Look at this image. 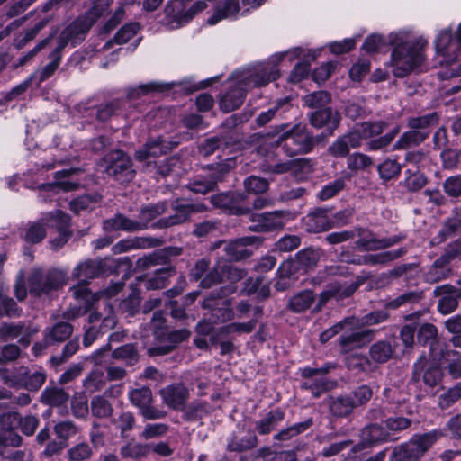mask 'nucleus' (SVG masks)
Here are the masks:
<instances>
[{"label":"nucleus","mask_w":461,"mask_h":461,"mask_svg":"<svg viewBox=\"0 0 461 461\" xmlns=\"http://www.w3.org/2000/svg\"><path fill=\"white\" fill-rule=\"evenodd\" d=\"M440 361L447 365L449 374L455 377H461V355L458 351L446 348L440 349Z\"/></svg>","instance_id":"obj_40"},{"label":"nucleus","mask_w":461,"mask_h":461,"mask_svg":"<svg viewBox=\"0 0 461 461\" xmlns=\"http://www.w3.org/2000/svg\"><path fill=\"white\" fill-rule=\"evenodd\" d=\"M228 170L226 165H218L216 168H211L203 174L195 176L188 183L187 188L196 194H207L214 189Z\"/></svg>","instance_id":"obj_16"},{"label":"nucleus","mask_w":461,"mask_h":461,"mask_svg":"<svg viewBox=\"0 0 461 461\" xmlns=\"http://www.w3.org/2000/svg\"><path fill=\"white\" fill-rule=\"evenodd\" d=\"M305 379L302 383L301 388L309 391L315 398L320 397L329 389L328 380L325 376H313Z\"/></svg>","instance_id":"obj_56"},{"label":"nucleus","mask_w":461,"mask_h":461,"mask_svg":"<svg viewBox=\"0 0 461 461\" xmlns=\"http://www.w3.org/2000/svg\"><path fill=\"white\" fill-rule=\"evenodd\" d=\"M173 149L171 142L166 141L161 137L149 140L141 149L136 150L135 159L143 162L150 158L160 157Z\"/></svg>","instance_id":"obj_27"},{"label":"nucleus","mask_w":461,"mask_h":461,"mask_svg":"<svg viewBox=\"0 0 461 461\" xmlns=\"http://www.w3.org/2000/svg\"><path fill=\"white\" fill-rule=\"evenodd\" d=\"M360 437L362 441L367 445L379 444L392 439L391 433L385 429L384 426L376 423L366 426L361 430Z\"/></svg>","instance_id":"obj_32"},{"label":"nucleus","mask_w":461,"mask_h":461,"mask_svg":"<svg viewBox=\"0 0 461 461\" xmlns=\"http://www.w3.org/2000/svg\"><path fill=\"white\" fill-rule=\"evenodd\" d=\"M172 206L175 210V213L158 220L154 223V227L158 229H164L180 224L185 221L191 213L194 212H202L205 208L203 204L183 203L179 200L175 201Z\"/></svg>","instance_id":"obj_19"},{"label":"nucleus","mask_w":461,"mask_h":461,"mask_svg":"<svg viewBox=\"0 0 461 461\" xmlns=\"http://www.w3.org/2000/svg\"><path fill=\"white\" fill-rule=\"evenodd\" d=\"M315 300V296L312 291L303 290L289 300L288 308L294 312H303L308 310Z\"/></svg>","instance_id":"obj_44"},{"label":"nucleus","mask_w":461,"mask_h":461,"mask_svg":"<svg viewBox=\"0 0 461 461\" xmlns=\"http://www.w3.org/2000/svg\"><path fill=\"white\" fill-rule=\"evenodd\" d=\"M441 435L438 430L414 435L409 441L393 447L389 461H419Z\"/></svg>","instance_id":"obj_3"},{"label":"nucleus","mask_w":461,"mask_h":461,"mask_svg":"<svg viewBox=\"0 0 461 461\" xmlns=\"http://www.w3.org/2000/svg\"><path fill=\"white\" fill-rule=\"evenodd\" d=\"M288 127H289V125L285 124V123L280 124L278 126L279 132H282V134L278 140V143L281 146L282 150L284 151V153L286 156L294 157V156L299 155L300 153L295 149V147H296L295 140L293 138V136L291 135Z\"/></svg>","instance_id":"obj_55"},{"label":"nucleus","mask_w":461,"mask_h":461,"mask_svg":"<svg viewBox=\"0 0 461 461\" xmlns=\"http://www.w3.org/2000/svg\"><path fill=\"white\" fill-rule=\"evenodd\" d=\"M103 227L105 230H123L128 232L140 231L141 225L137 220H131L122 213L104 221Z\"/></svg>","instance_id":"obj_35"},{"label":"nucleus","mask_w":461,"mask_h":461,"mask_svg":"<svg viewBox=\"0 0 461 461\" xmlns=\"http://www.w3.org/2000/svg\"><path fill=\"white\" fill-rule=\"evenodd\" d=\"M304 226L308 232L318 233L332 228V222L326 210L316 209L305 217Z\"/></svg>","instance_id":"obj_30"},{"label":"nucleus","mask_w":461,"mask_h":461,"mask_svg":"<svg viewBox=\"0 0 461 461\" xmlns=\"http://www.w3.org/2000/svg\"><path fill=\"white\" fill-rule=\"evenodd\" d=\"M104 312L95 309L88 314L89 326L86 329L83 344L89 347L101 335L113 329L117 323L112 305L106 300L103 302Z\"/></svg>","instance_id":"obj_6"},{"label":"nucleus","mask_w":461,"mask_h":461,"mask_svg":"<svg viewBox=\"0 0 461 461\" xmlns=\"http://www.w3.org/2000/svg\"><path fill=\"white\" fill-rule=\"evenodd\" d=\"M106 377L101 369L93 370L84 380L83 385L86 392L93 393L102 390L106 384Z\"/></svg>","instance_id":"obj_57"},{"label":"nucleus","mask_w":461,"mask_h":461,"mask_svg":"<svg viewBox=\"0 0 461 461\" xmlns=\"http://www.w3.org/2000/svg\"><path fill=\"white\" fill-rule=\"evenodd\" d=\"M247 276V272L227 262L218 261L211 271L201 281V287L210 288L225 281L233 284L242 280Z\"/></svg>","instance_id":"obj_10"},{"label":"nucleus","mask_w":461,"mask_h":461,"mask_svg":"<svg viewBox=\"0 0 461 461\" xmlns=\"http://www.w3.org/2000/svg\"><path fill=\"white\" fill-rule=\"evenodd\" d=\"M212 204L232 215H245L251 208L245 204L246 195L238 192H227L212 195Z\"/></svg>","instance_id":"obj_14"},{"label":"nucleus","mask_w":461,"mask_h":461,"mask_svg":"<svg viewBox=\"0 0 461 461\" xmlns=\"http://www.w3.org/2000/svg\"><path fill=\"white\" fill-rule=\"evenodd\" d=\"M424 298L423 291H407L386 303V308L396 310L402 306L419 303Z\"/></svg>","instance_id":"obj_46"},{"label":"nucleus","mask_w":461,"mask_h":461,"mask_svg":"<svg viewBox=\"0 0 461 461\" xmlns=\"http://www.w3.org/2000/svg\"><path fill=\"white\" fill-rule=\"evenodd\" d=\"M101 199L102 196L99 194H84L72 200L69 203V209L75 213H79L86 210H93Z\"/></svg>","instance_id":"obj_52"},{"label":"nucleus","mask_w":461,"mask_h":461,"mask_svg":"<svg viewBox=\"0 0 461 461\" xmlns=\"http://www.w3.org/2000/svg\"><path fill=\"white\" fill-rule=\"evenodd\" d=\"M257 443V436L254 432L249 431L245 436L240 438L233 436L228 442L227 447L230 451L241 452L255 447Z\"/></svg>","instance_id":"obj_51"},{"label":"nucleus","mask_w":461,"mask_h":461,"mask_svg":"<svg viewBox=\"0 0 461 461\" xmlns=\"http://www.w3.org/2000/svg\"><path fill=\"white\" fill-rule=\"evenodd\" d=\"M272 172L283 174L292 172L297 178H306L312 172V164L309 158H300L272 166Z\"/></svg>","instance_id":"obj_24"},{"label":"nucleus","mask_w":461,"mask_h":461,"mask_svg":"<svg viewBox=\"0 0 461 461\" xmlns=\"http://www.w3.org/2000/svg\"><path fill=\"white\" fill-rule=\"evenodd\" d=\"M104 312L95 309L88 314L89 326L86 329L83 344L89 347L101 335L113 329L117 323L112 305L106 300L103 302Z\"/></svg>","instance_id":"obj_7"},{"label":"nucleus","mask_w":461,"mask_h":461,"mask_svg":"<svg viewBox=\"0 0 461 461\" xmlns=\"http://www.w3.org/2000/svg\"><path fill=\"white\" fill-rule=\"evenodd\" d=\"M320 260V252L312 248L300 250L296 253L293 261L283 262L278 272L282 276H288L292 273V268L308 270L317 266Z\"/></svg>","instance_id":"obj_17"},{"label":"nucleus","mask_w":461,"mask_h":461,"mask_svg":"<svg viewBox=\"0 0 461 461\" xmlns=\"http://www.w3.org/2000/svg\"><path fill=\"white\" fill-rule=\"evenodd\" d=\"M304 59H305L303 62L298 63L291 72L289 80L292 83H298L308 76L310 72L309 62L316 59V54L315 52L309 50Z\"/></svg>","instance_id":"obj_58"},{"label":"nucleus","mask_w":461,"mask_h":461,"mask_svg":"<svg viewBox=\"0 0 461 461\" xmlns=\"http://www.w3.org/2000/svg\"><path fill=\"white\" fill-rule=\"evenodd\" d=\"M160 395L165 404L174 410H183L188 396L187 388L181 383L173 384L160 390Z\"/></svg>","instance_id":"obj_25"},{"label":"nucleus","mask_w":461,"mask_h":461,"mask_svg":"<svg viewBox=\"0 0 461 461\" xmlns=\"http://www.w3.org/2000/svg\"><path fill=\"white\" fill-rule=\"evenodd\" d=\"M73 332V326L68 321H58L47 327L44 331L46 344L61 343L68 339Z\"/></svg>","instance_id":"obj_31"},{"label":"nucleus","mask_w":461,"mask_h":461,"mask_svg":"<svg viewBox=\"0 0 461 461\" xmlns=\"http://www.w3.org/2000/svg\"><path fill=\"white\" fill-rule=\"evenodd\" d=\"M166 212V203H159L141 208L137 220V223L141 225L140 230H146L150 221Z\"/></svg>","instance_id":"obj_43"},{"label":"nucleus","mask_w":461,"mask_h":461,"mask_svg":"<svg viewBox=\"0 0 461 461\" xmlns=\"http://www.w3.org/2000/svg\"><path fill=\"white\" fill-rule=\"evenodd\" d=\"M388 42L393 46L389 67L396 77H404L423 61L422 48L427 41L405 31L392 32Z\"/></svg>","instance_id":"obj_1"},{"label":"nucleus","mask_w":461,"mask_h":461,"mask_svg":"<svg viewBox=\"0 0 461 461\" xmlns=\"http://www.w3.org/2000/svg\"><path fill=\"white\" fill-rule=\"evenodd\" d=\"M285 419V411L280 408L271 410L256 422V429L260 435H267Z\"/></svg>","instance_id":"obj_36"},{"label":"nucleus","mask_w":461,"mask_h":461,"mask_svg":"<svg viewBox=\"0 0 461 461\" xmlns=\"http://www.w3.org/2000/svg\"><path fill=\"white\" fill-rule=\"evenodd\" d=\"M68 393L63 388L46 387L41 395V402L50 406H60L68 400Z\"/></svg>","instance_id":"obj_47"},{"label":"nucleus","mask_w":461,"mask_h":461,"mask_svg":"<svg viewBox=\"0 0 461 461\" xmlns=\"http://www.w3.org/2000/svg\"><path fill=\"white\" fill-rule=\"evenodd\" d=\"M236 288L232 285L222 286L217 291L210 293L203 301V307L212 311L216 321L226 322L234 318L231 309V301L228 295L233 294Z\"/></svg>","instance_id":"obj_8"},{"label":"nucleus","mask_w":461,"mask_h":461,"mask_svg":"<svg viewBox=\"0 0 461 461\" xmlns=\"http://www.w3.org/2000/svg\"><path fill=\"white\" fill-rule=\"evenodd\" d=\"M328 405L330 414L339 418L348 416L354 410L351 398L348 395L330 397Z\"/></svg>","instance_id":"obj_38"},{"label":"nucleus","mask_w":461,"mask_h":461,"mask_svg":"<svg viewBox=\"0 0 461 461\" xmlns=\"http://www.w3.org/2000/svg\"><path fill=\"white\" fill-rule=\"evenodd\" d=\"M91 412L95 417L106 418L112 415L113 407L104 395H97L91 401Z\"/></svg>","instance_id":"obj_61"},{"label":"nucleus","mask_w":461,"mask_h":461,"mask_svg":"<svg viewBox=\"0 0 461 461\" xmlns=\"http://www.w3.org/2000/svg\"><path fill=\"white\" fill-rule=\"evenodd\" d=\"M130 402L140 411L149 403H152L153 395L149 387L131 388L128 392Z\"/></svg>","instance_id":"obj_48"},{"label":"nucleus","mask_w":461,"mask_h":461,"mask_svg":"<svg viewBox=\"0 0 461 461\" xmlns=\"http://www.w3.org/2000/svg\"><path fill=\"white\" fill-rule=\"evenodd\" d=\"M159 335L156 338L160 340V344L148 349L149 356H164L170 353L179 343L189 337L190 332L185 329H181L167 333L161 330Z\"/></svg>","instance_id":"obj_21"},{"label":"nucleus","mask_w":461,"mask_h":461,"mask_svg":"<svg viewBox=\"0 0 461 461\" xmlns=\"http://www.w3.org/2000/svg\"><path fill=\"white\" fill-rule=\"evenodd\" d=\"M61 52L62 51L55 48L50 55V59H51L50 62L48 63L41 70L37 71L35 77H38L39 83H41L48 79L58 68L61 59Z\"/></svg>","instance_id":"obj_60"},{"label":"nucleus","mask_w":461,"mask_h":461,"mask_svg":"<svg viewBox=\"0 0 461 461\" xmlns=\"http://www.w3.org/2000/svg\"><path fill=\"white\" fill-rule=\"evenodd\" d=\"M291 220L288 211H274L262 213H251V225L249 230L254 232H269L282 229Z\"/></svg>","instance_id":"obj_12"},{"label":"nucleus","mask_w":461,"mask_h":461,"mask_svg":"<svg viewBox=\"0 0 461 461\" xmlns=\"http://www.w3.org/2000/svg\"><path fill=\"white\" fill-rule=\"evenodd\" d=\"M150 453L149 444L129 442L122 446L120 454L123 458L140 459Z\"/></svg>","instance_id":"obj_53"},{"label":"nucleus","mask_w":461,"mask_h":461,"mask_svg":"<svg viewBox=\"0 0 461 461\" xmlns=\"http://www.w3.org/2000/svg\"><path fill=\"white\" fill-rule=\"evenodd\" d=\"M461 399V382L457 383L455 386L448 389L438 397V406L442 410L448 409L455 402Z\"/></svg>","instance_id":"obj_64"},{"label":"nucleus","mask_w":461,"mask_h":461,"mask_svg":"<svg viewBox=\"0 0 461 461\" xmlns=\"http://www.w3.org/2000/svg\"><path fill=\"white\" fill-rule=\"evenodd\" d=\"M345 364L348 369L357 373L371 374L377 370L376 365L371 362L369 356L351 354L346 357Z\"/></svg>","instance_id":"obj_37"},{"label":"nucleus","mask_w":461,"mask_h":461,"mask_svg":"<svg viewBox=\"0 0 461 461\" xmlns=\"http://www.w3.org/2000/svg\"><path fill=\"white\" fill-rule=\"evenodd\" d=\"M67 282V272L52 268L43 271L40 268L32 269L29 278V291L35 296L48 294L52 291L58 290Z\"/></svg>","instance_id":"obj_4"},{"label":"nucleus","mask_w":461,"mask_h":461,"mask_svg":"<svg viewBox=\"0 0 461 461\" xmlns=\"http://www.w3.org/2000/svg\"><path fill=\"white\" fill-rule=\"evenodd\" d=\"M433 294L439 297L437 307L440 313L447 315L456 310L458 300L461 299V289L451 285H442L436 286Z\"/></svg>","instance_id":"obj_20"},{"label":"nucleus","mask_w":461,"mask_h":461,"mask_svg":"<svg viewBox=\"0 0 461 461\" xmlns=\"http://www.w3.org/2000/svg\"><path fill=\"white\" fill-rule=\"evenodd\" d=\"M279 77V70L270 63L258 64L242 74L237 84L220 99V107L224 113L238 109L244 102L247 91L261 87Z\"/></svg>","instance_id":"obj_2"},{"label":"nucleus","mask_w":461,"mask_h":461,"mask_svg":"<svg viewBox=\"0 0 461 461\" xmlns=\"http://www.w3.org/2000/svg\"><path fill=\"white\" fill-rule=\"evenodd\" d=\"M111 271L109 260L104 258L88 259L79 263L73 270V276L83 281L94 279Z\"/></svg>","instance_id":"obj_22"},{"label":"nucleus","mask_w":461,"mask_h":461,"mask_svg":"<svg viewBox=\"0 0 461 461\" xmlns=\"http://www.w3.org/2000/svg\"><path fill=\"white\" fill-rule=\"evenodd\" d=\"M358 240L355 242L356 247L361 251H375L384 250L391 248L402 240L405 239L404 235H394L385 238L376 237L371 230L365 228H357Z\"/></svg>","instance_id":"obj_13"},{"label":"nucleus","mask_w":461,"mask_h":461,"mask_svg":"<svg viewBox=\"0 0 461 461\" xmlns=\"http://www.w3.org/2000/svg\"><path fill=\"white\" fill-rule=\"evenodd\" d=\"M377 169L380 177L384 181H389L400 175L402 166L395 159H385Z\"/></svg>","instance_id":"obj_63"},{"label":"nucleus","mask_w":461,"mask_h":461,"mask_svg":"<svg viewBox=\"0 0 461 461\" xmlns=\"http://www.w3.org/2000/svg\"><path fill=\"white\" fill-rule=\"evenodd\" d=\"M439 122V114L433 112L422 116L410 117L407 120V125L410 129H415L420 131H426L428 136L430 132V128L438 125Z\"/></svg>","instance_id":"obj_41"},{"label":"nucleus","mask_w":461,"mask_h":461,"mask_svg":"<svg viewBox=\"0 0 461 461\" xmlns=\"http://www.w3.org/2000/svg\"><path fill=\"white\" fill-rule=\"evenodd\" d=\"M426 139H428V133L426 131L411 129L402 134L395 142L393 149H405L411 146H418Z\"/></svg>","instance_id":"obj_42"},{"label":"nucleus","mask_w":461,"mask_h":461,"mask_svg":"<svg viewBox=\"0 0 461 461\" xmlns=\"http://www.w3.org/2000/svg\"><path fill=\"white\" fill-rule=\"evenodd\" d=\"M239 11V0H218L215 12L207 20V23L214 25L223 19H236Z\"/></svg>","instance_id":"obj_29"},{"label":"nucleus","mask_w":461,"mask_h":461,"mask_svg":"<svg viewBox=\"0 0 461 461\" xmlns=\"http://www.w3.org/2000/svg\"><path fill=\"white\" fill-rule=\"evenodd\" d=\"M331 98L330 95L326 91H317L304 96V104L316 110L327 108Z\"/></svg>","instance_id":"obj_62"},{"label":"nucleus","mask_w":461,"mask_h":461,"mask_svg":"<svg viewBox=\"0 0 461 461\" xmlns=\"http://www.w3.org/2000/svg\"><path fill=\"white\" fill-rule=\"evenodd\" d=\"M167 263V253L159 249L139 258L137 261V266L141 269H147L151 267L165 265Z\"/></svg>","instance_id":"obj_59"},{"label":"nucleus","mask_w":461,"mask_h":461,"mask_svg":"<svg viewBox=\"0 0 461 461\" xmlns=\"http://www.w3.org/2000/svg\"><path fill=\"white\" fill-rule=\"evenodd\" d=\"M94 24V19L90 18L88 15H85L84 14L78 15L62 30L55 48L63 51L68 45L71 47L79 45L85 41Z\"/></svg>","instance_id":"obj_9"},{"label":"nucleus","mask_w":461,"mask_h":461,"mask_svg":"<svg viewBox=\"0 0 461 461\" xmlns=\"http://www.w3.org/2000/svg\"><path fill=\"white\" fill-rule=\"evenodd\" d=\"M163 240L151 236L130 237L121 240L112 248L114 254L126 253L134 249H146L161 246Z\"/></svg>","instance_id":"obj_23"},{"label":"nucleus","mask_w":461,"mask_h":461,"mask_svg":"<svg viewBox=\"0 0 461 461\" xmlns=\"http://www.w3.org/2000/svg\"><path fill=\"white\" fill-rule=\"evenodd\" d=\"M126 100H113L111 102L101 104L95 111L96 118L100 122L107 121L111 116L119 114L127 104Z\"/></svg>","instance_id":"obj_49"},{"label":"nucleus","mask_w":461,"mask_h":461,"mask_svg":"<svg viewBox=\"0 0 461 461\" xmlns=\"http://www.w3.org/2000/svg\"><path fill=\"white\" fill-rule=\"evenodd\" d=\"M393 352L394 348L389 340H378L371 345L368 356L371 362L378 367V365L390 360Z\"/></svg>","instance_id":"obj_33"},{"label":"nucleus","mask_w":461,"mask_h":461,"mask_svg":"<svg viewBox=\"0 0 461 461\" xmlns=\"http://www.w3.org/2000/svg\"><path fill=\"white\" fill-rule=\"evenodd\" d=\"M309 119L314 128L321 129L326 127L329 131V135H332L339 124L340 115L330 107H327L312 113Z\"/></svg>","instance_id":"obj_28"},{"label":"nucleus","mask_w":461,"mask_h":461,"mask_svg":"<svg viewBox=\"0 0 461 461\" xmlns=\"http://www.w3.org/2000/svg\"><path fill=\"white\" fill-rule=\"evenodd\" d=\"M460 26L458 25L456 34L450 29H444L439 32L435 39L434 45L438 58L440 59V65L450 66L456 62L461 54V46L457 50H452L455 42L460 41Z\"/></svg>","instance_id":"obj_11"},{"label":"nucleus","mask_w":461,"mask_h":461,"mask_svg":"<svg viewBox=\"0 0 461 461\" xmlns=\"http://www.w3.org/2000/svg\"><path fill=\"white\" fill-rule=\"evenodd\" d=\"M28 328L24 322H3L0 325V339L2 340H13L26 333Z\"/></svg>","instance_id":"obj_54"},{"label":"nucleus","mask_w":461,"mask_h":461,"mask_svg":"<svg viewBox=\"0 0 461 461\" xmlns=\"http://www.w3.org/2000/svg\"><path fill=\"white\" fill-rule=\"evenodd\" d=\"M407 253L405 247H401L393 250H386L375 254H367L366 260L368 266H384L392 261L403 257Z\"/></svg>","instance_id":"obj_39"},{"label":"nucleus","mask_w":461,"mask_h":461,"mask_svg":"<svg viewBox=\"0 0 461 461\" xmlns=\"http://www.w3.org/2000/svg\"><path fill=\"white\" fill-rule=\"evenodd\" d=\"M113 358L125 363L127 366L135 365L140 356L134 344H125L115 348L112 353Z\"/></svg>","instance_id":"obj_50"},{"label":"nucleus","mask_w":461,"mask_h":461,"mask_svg":"<svg viewBox=\"0 0 461 461\" xmlns=\"http://www.w3.org/2000/svg\"><path fill=\"white\" fill-rule=\"evenodd\" d=\"M175 274L176 269L171 266L158 269L154 276L146 281L145 286L148 290L162 289L167 285L169 277Z\"/></svg>","instance_id":"obj_45"},{"label":"nucleus","mask_w":461,"mask_h":461,"mask_svg":"<svg viewBox=\"0 0 461 461\" xmlns=\"http://www.w3.org/2000/svg\"><path fill=\"white\" fill-rule=\"evenodd\" d=\"M100 165L109 176L120 183H129L135 177L131 158L121 149H113L105 154Z\"/></svg>","instance_id":"obj_5"},{"label":"nucleus","mask_w":461,"mask_h":461,"mask_svg":"<svg viewBox=\"0 0 461 461\" xmlns=\"http://www.w3.org/2000/svg\"><path fill=\"white\" fill-rule=\"evenodd\" d=\"M288 129L295 140V149L300 154L311 152L314 145L323 139V134L313 137L304 125L295 124Z\"/></svg>","instance_id":"obj_26"},{"label":"nucleus","mask_w":461,"mask_h":461,"mask_svg":"<svg viewBox=\"0 0 461 461\" xmlns=\"http://www.w3.org/2000/svg\"><path fill=\"white\" fill-rule=\"evenodd\" d=\"M41 221L48 227L56 229L58 232L70 230V216L59 210L41 214Z\"/></svg>","instance_id":"obj_34"},{"label":"nucleus","mask_w":461,"mask_h":461,"mask_svg":"<svg viewBox=\"0 0 461 461\" xmlns=\"http://www.w3.org/2000/svg\"><path fill=\"white\" fill-rule=\"evenodd\" d=\"M258 239L257 237H243L230 241H218L213 248L223 246V251L230 261H238L249 258L252 251L248 249L253 245Z\"/></svg>","instance_id":"obj_18"},{"label":"nucleus","mask_w":461,"mask_h":461,"mask_svg":"<svg viewBox=\"0 0 461 461\" xmlns=\"http://www.w3.org/2000/svg\"><path fill=\"white\" fill-rule=\"evenodd\" d=\"M357 322L358 321L354 318V321L342 330V334L339 337V347L343 354L360 348L372 339L374 330L355 329Z\"/></svg>","instance_id":"obj_15"}]
</instances>
